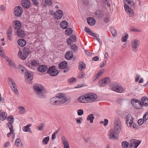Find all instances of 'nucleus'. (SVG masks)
<instances>
[{"label": "nucleus", "mask_w": 148, "mask_h": 148, "mask_svg": "<svg viewBox=\"0 0 148 148\" xmlns=\"http://www.w3.org/2000/svg\"><path fill=\"white\" fill-rule=\"evenodd\" d=\"M65 33L66 34L68 35H71L73 33V30L71 28H67L65 31Z\"/></svg>", "instance_id": "58836bf2"}, {"label": "nucleus", "mask_w": 148, "mask_h": 148, "mask_svg": "<svg viewBox=\"0 0 148 148\" xmlns=\"http://www.w3.org/2000/svg\"><path fill=\"white\" fill-rule=\"evenodd\" d=\"M132 143H133L134 147L133 148H136L139 145L140 143V142L139 140H137L135 139H132L131 140Z\"/></svg>", "instance_id": "bb28decb"}, {"label": "nucleus", "mask_w": 148, "mask_h": 148, "mask_svg": "<svg viewBox=\"0 0 148 148\" xmlns=\"http://www.w3.org/2000/svg\"><path fill=\"white\" fill-rule=\"evenodd\" d=\"M7 116V113L3 112L1 110H0V118H1V119L2 121L4 120Z\"/></svg>", "instance_id": "7c9ffc66"}, {"label": "nucleus", "mask_w": 148, "mask_h": 148, "mask_svg": "<svg viewBox=\"0 0 148 148\" xmlns=\"http://www.w3.org/2000/svg\"><path fill=\"white\" fill-rule=\"evenodd\" d=\"M85 75V74L84 73L81 71L79 73L78 77L79 79L83 78L84 77Z\"/></svg>", "instance_id": "de8ad7c7"}, {"label": "nucleus", "mask_w": 148, "mask_h": 148, "mask_svg": "<svg viewBox=\"0 0 148 148\" xmlns=\"http://www.w3.org/2000/svg\"><path fill=\"white\" fill-rule=\"evenodd\" d=\"M124 34L125 35L122 36L121 38V41L123 42H126L128 39L129 36L128 34L126 33H124Z\"/></svg>", "instance_id": "4c0bfd02"}, {"label": "nucleus", "mask_w": 148, "mask_h": 148, "mask_svg": "<svg viewBox=\"0 0 148 148\" xmlns=\"http://www.w3.org/2000/svg\"><path fill=\"white\" fill-rule=\"evenodd\" d=\"M128 127H130L132 129H136V125L135 123L132 122L131 123L128 124Z\"/></svg>", "instance_id": "79ce46f5"}, {"label": "nucleus", "mask_w": 148, "mask_h": 148, "mask_svg": "<svg viewBox=\"0 0 148 148\" xmlns=\"http://www.w3.org/2000/svg\"><path fill=\"white\" fill-rule=\"evenodd\" d=\"M30 48L29 47H25L23 49V53H25L27 56L31 53V51L30 50Z\"/></svg>", "instance_id": "c756f323"}, {"label": "nucleus", "mask_w": 148, "mask_h": 148, "mask_svg": "<svg viewBox=\"0 0 148 148\" xmlns=\"http://www.w3.org/2000/svg\"><path fill=\"white\" fill-rule=\"evenodd\" d=\"M110 31L113 36L115 37L116 36L117 32L116 30L114 28H111Z\"/></svg>", "instance_id": "603ef678"}, {"label": "nucleus", "mask_w": 148, "mask_h": 148, "mask_svg": "<svg viewBox=\"0 0 148 148\" xmlns=\"http://www.w3.org/2000/svg\"><path fill=\"white\" fill-rule=\"evenodd\" d=\"M76 80V79L75 77H72L68 80V82L69 83H70L74 82Z\"/></svg>", "instance_id": "e2e57ef3"}, {"label": "nucleus", "mask_w": 148, "mask_h": 148, "mask_svg": "<svg viewBox=\"0 0 148 148\" xmlns=\"http://www.w3.org/2000/svg\"><path fill=\"white\" fill-rule=\"evenodd\" d=\"M49 140V136L45 137L42 140V143L45 145L47 144L48 141Z\"/></svg>", "instance_id": "09e8293b"}, {"label": "nucleus", "mask_w": 148, "mask_h": 148, "mask_svg": "<svg viewBox=\"0 0 148 148\" xmlns=\"http://www.w3.org/2000/svg\"><path fill=\"white\" fill-rule=\"evenodd\" d=\"M126 101V99L120 98L116 100V102L120 105H122L125 103Z\"/></svg>", "instance_id": "c9c22d12"}, {"label": "nucleus", "mask_w": 148, "mask_h": 148, "mask_svg": "<svg viewBox=\"0 0 148 148\" xmlns=\"http://www.w3.org/2000/svg\"><path fill=\"white\" fill-rule=\"evenodd\" d=\"M143 120L146 121L148 119V112H146L143 116Z\"/></svg>", "instance_id": "13d9d810"}, {"label": "nucleus", "mask_w": 148, "mask_h": 148, "mask_svg": "<svg viewBox=\"0 0 148 148\" xmlns=\"http://www.w3.org/2000/svg\"><path fill=\"white\" fill-rule=\"evenodd\" d=\"M33 89L36 95L39 98L42 99L45 97L44 87L42 85L38 83L35 84L33 86Z\"/></svg>", "instance_id": "7ed1b4c3"}, {"label": "nucleus", "mask_w": 148, "mask_h": 148, "mask_svg": "<svg viewBox=\"0 0 148 148\" xmlns=\"http://www.w3.org/2000/svg\"><path fill=\"white\" fill-rule=\"evenodd\" d=\"M86 66L85 64L82 62H81L79 63V69L82 71V70L85 69Z\"/></svg>", "instance_id": "e433bc0d"}, {"label": "nucleus", "mask_w": 148, "mask_h": 148, "mask_svg": "<svg viewBox=\"0 0 148 148\" xmlns=\"http://www.w3.org/2000/svg\"><path fill=\"white\" fill-rule=\"evenodd\" d=\"M102 80L103 82V84L106 85L110 81L111 79L110 77H107L103 78Z\"/></svg>", "instance_id": "a19ab883"}, {"label": "nucleus", "mask_w": 148, "mask_h": 148, "mask_svg": "<svg viewBox=\"0 0 148 148\" xmlns=\"http://www.w3.org/2000/svg\"><path fill=\"white\" fill-rule=\"evenodd\" d=\"M98 84L100 87H104L105 86V84H103V82L102 79L99 81Z\"/></svg>", "instance_id": "bf43d9fd"}, {"label": "nucleus", "mask_w": 148, "mask_h": 148, "mask_svg": "<svg viewBox=\"0 0 148 148\" xmlns=\"http://www.w3.org/2000/svg\"><path fill=\"white\" fill-rule=\"evenodd\" d=\"M15 144L17 147H19L22 145V142L19 139H17L15 142Z\"/></svg>", "instance_id": "37998d69"}, {"label": "nucleus", "mask_w": 148, "mask_h": 148, "mask_svg": "<svg viewBox=\"0 0 148 148\" xmlns=\"http://www.w3.org/2000/svg\"><path fill=\"white\" fill-rule=\"evenodd\" d=\"M94 119L95 117L93 114H91L88 115L87 118V120L88 121H90L91 123H92L93 122V120Z\"/></svg>", "instance_id": "473e14b6"}, {"label": "nucleus", "mask_w": 148, "mask_h": 148, "mask_svg": "<svg viewBox=\"0 0 148 148\" xmlns=\"http://www.w3.org/2000/svg\"><path fill=\"white\" fill-rule=\"evenodd\" d=\"M126 121L127 126H128V124L131 123L133 121V117L130 114L127 115L126 117Z\"/></svg>", "instance_id": "aec40b11"}, {"label": "nucleus", "mask_w": 148, "mask_h": 148, "mask_svg": "<svg viewBox=\"0 0 148 148\" xmlns=\"http://www.w3.org/2000/svg\"><path fill=\"white\" fill-rule=\"evenodd\" d=\"M6 61L9 63V65L11 66L12 67L15 68L16 67V66L14 64V62L11 60L10 58H8Z\"/></svg>", "instance_id": "f704fd0d"}, {"label": "nucleus", "mask_w": 148, "mask_h": 148, "mask_svg": "<svg viewBox=\"0 0 148 148\" xmlns=\"http://www.w3.org/2000/svg\"><path fill=\"white\" fill-rule=\"evenodd\" d=\"M114 127L115 128H116L117 130H121V122L119 118L118 117H116L115 118Z\"/></svg>", "instance_id": "9d476101"}, {"label": "nucleus", "mask_w": 148, "mask_h": 148, "mask_svg": "<svg viewBox=\"0 0 148 148\" xmlns=\"http://www.w3.org/2000/svg\"><path fill=\"white\" fill-rule=\"evenodd\" d=\"M86 99L88 102L90 103L95 100L97 98V95L93 93H88L85 94Z\"/></svg>", "instance_id": "1a4fd4ad"}, {"label": "nucleus", "mask_w": 148, "mask_h": 148, "mask_svg": "<svg viewBox=\"0 0 148 148\" xmlns=\"http://www.w3.org/2000/svg\"><path fill=\"white\" fill-rule=\"evenodd\" d=\"M23 11V9L21 6H16L14 9V14L16 17H19L22 15Z\"/></svg>", "instance_id": "9b49d317"}, {"label": "nucleus", "mask_w": 148, "mask_h": 148, "mask_svg": "<svg viewBox=\"0 0 148 148\" xmlns=\"http://www.w3.org/2000/svg\"><path fill=\"white\" fill-rule=\"evenodd\" d=\"M130 30L132 32H140V31L139 29L135 28H132L130 29Z\"/></svg>", "instance_id": "680f3d73"}, {"label": "nucleus", "mask_w": 148, "mask_h": 148, "mask_svg": "<svg viewBox=\"0 0 148 148\" xmlns=\"http://www.w3.org/2000/svg\"><path fill=\"white\" fill-rule=\"evenodd\" d=\"M87 21L88 24L90 26H93L95 23L96 21L93 17H89L87 18Z\"/></svg>", "instance_id": "2eb2a0df"}, {"label": "nucleus", "mask_w": 148, "mask_h": 148, "mask_svg": "<svg viewBox=\"0 0 148 148\" xmlns=\"http://www.w3.org/2000/svg\"><path fill=\"white\" fill-rule=\"evenodd\" d=\"M67 63L65 61H63L60 63L58 65V68L60 69H64L67 66Z\"/></svg>", "instance_id": "5701e85b"}, {"label": "nucleus", "mask_w": 148, "mask_h": 148, "mask_svg": "<svg viewBox=\"0 0 148 148\" xmlns=\"http://www.w3.org/2000/svg\"><path fill=\"white\" fill-rule=\"evenodd\" d=\"M31 64L33 65V66H37L39 64V61L36 60H33L31 62Z\"/></svg>", "instance_id": "3c124183"}, {"label": "nucleus", "mask_w": 148, "mask_h": 148, "mask_svg": "<svg viewBox=\"0 0 148 148\" xmlns=\"http://www.w3.org/2000/svg\"><path fill=\"white\" fill-rule=\"evenodd\" d=\"M7 120L8 122V123L6 124V125L7 126L13 125L12 124L13 123L14 119L12 115H11L8 116L7 118Z\"/></svg>", "instance_id": "dca6fc26"}, {"label": "nucleus", "mask_w": 148, "mask_h": 148, "mask_svg": "<svg viewBox=\"0 0 148 148\" xmlns=\"http://www.w3.org/2000/svg\"><path fill=\"white\" fill-rule=\"evenodd\" d=\"M112 90L119 93H121L123 91V88L121 86H119V84L116 82H112Z\"/></svg>", "instance_id": "20e7f679"}, {"label": "nucleus", "mask_w": 148, "mask_h": 148, "mask_svg": "<svg viewBox=\"0 0 148 148\" xmlns=\"http://www.w3.org/2000/svg\"><path fill=\"white\" fill-rule=\"evenodd\" d=\"M55 66H53L49 67L47 73L51 76H55L57 75L58 74V71L56 69Z\"/></svg>", "instance_id": "423d86ee"}, {"label": "nucleus", "mask_w": 148, "mask_h": 148, "mask_svg": "<svg viewBox=\"0 0 148 148\" xmlns=\"http://www.w3.org/2000/svg\"><path fill=\"white\" fill-rule=\"evenodd\" d=\"M30 3V2L29 0H22L21 2L22 6L26 9L29 8Z\"/></svg>", "instance_id": "ddd939ff"}, {"label": "nucleus", "mask_w": 148, "mask_h": 148, "mask_svg": "<svg viewBox=\"0 0 148 148\" xmlns=\"http://www.w3.org/2000/svg\"><path fill=\"white\" fill-rule=\"evenodd\" d=\"M83 113V111L82 109H79L77 111V114L79 116L82 115Z\"/></svg>", "instance_id": "69168bd1"}, {"label": "nucleus", "mask_w": 148, "mask_h": 148, "mask_svg": "<svg viewBox=\"0 0 148 148\" xmlns=\"http://www.w3.org/2000/svg\"><path fill=\"white\" fill-rule=\"evenodd\" d=\"M120 130H117L116 128L112 129L109 132L108 136L110 139H115L117 138L116 135L120 132Z\"/></svg>", "instance_id": "39448f33"}, {"label": "nucleus", "mask_w": 148, "mask_h": 148, "mask_svg": "<svg viewBox=\"0 0 148 148\" xmlns=\"http://www.w3.org/2000/svg\"><path fill=\"white\" fill-rule=\"evenodd\" d=\"M140 44L139 41L136 39H134L131 41V47L133 52L136 53L138 51Z\"/></svg>", "instance_id": "0eeeda50"}, {"label": "nucleus", "mask_w": 148, "mask_h": 148, "mask_svg": "<svg viewBox=\"0 0 148 148\" xmlns=\"http://www.w3.org/2000/svg\"><path fill=\"white\" fill-rule=\"evenodd\" d=\"M47 67L46 66L44 65H41L38 66V70L39 72L43 73L47 70Z\"/></svg>", "instance_id": "f3484780"}, {"label": "nucleus", "mask_w": 148, "mask_h": 148, "mask_svg": "<svg viewBox=\"0 0 148 148\" xmlns=\"http://www.w3.org/2000/svg\"><path fill=\"white\" fill-rule=\"evenodd\" d=\"M17 34L20 37H24L25 36L24 32L21 29H19L16 32Z\"/></svg>", "instance_id": "a878e982"}, {"label": "nucleus", "mask_w": 148, "mask_h": 148, "mask_svg": "<svg viewBox=\"0 0 148 148\" xmlns=\"http://www.w3.org/2000/svg\"><path fill=\"white\" fill-rule=\"evenodd\" d=\"M108 121L107 119H105L104 120V121H101L100 122V123L101 124H103L104 126H105L107 125Z\"/></svg>", "instance_id": "4d7b16f0"}, {"label": "nucleus", "mask_w": 148, "mask_h": 148, "mask_svg": "<svg viewBox=\"0 0 148 148\" xmlns=\"http://www.w3.org/2000/svg\"><path fill=\"white\" fill-rule=\"evenodd\" d=\"M12 25L13 28L15 29L18 30L20 29L21 24L20 21L16 20L13 22Z\"/></svg>", "instance_id": "f8f14e48"}, {"label": "nucleus", "mask_w": 148, "mask_h": 148, "mask_svg": "<svg viewBox=\"0 0 148 148\" xmlns=\"http://www.w3.org/2000/svg\"><path fill=\"white\" fill-rule=\"evenodd\" d=\"M131 102L134 107L137 109H140L143 107V105L140 101L134 99H131Z\"/></svg>", "instance_id": "6e6552de"}, {"label": "nucleus", "mask_w": 148, "mask_h": 148, "mask_svg": "<svg viewBox=\"0 0 148 148\" xmlns=\"http://www.w3.org/2000/svg\"><path fill=\"white\" fill-rule=\"evenodd\" d=\"M10 130V133H12V135H13L14 136V137L15 136V133H14V130H13V125H10V126H8Z\"/></svg>", "instance_id": "5fc2aeb1"}, {"label": "nucleus", "mask_w": 148, "mask_h": 148, "mask_svg": "<svg viewBox=\"0 0 148 148\" xmlns=\"http://www.w3.org/2000/svg\"><path fill=\"white\" fill-rule=\"evenodd\" d=\"M83 120V118L82 117H80L78 119H76V122L78 124H80L81 123Z\"/></svg>", "instance_id": "0e129e2a"}, {"label": "nucleus", "mask_w": 148, "mask_h": 148, "mask_svg": "<svg viewBox=\"0 0 148 148\" xmlns=\"http://www.w3.org/2000/svg\"><path fill=\"white\" fill-rule=\"evenodd\" d=\"M129 145V143L126 141H124L122 143V145L123 148H127Z\"/></svg>", "instance_id": "8fccbe9b"}, {"label": "nucleus", "mask_w": 148, "mask_h": 148, "mask_svg": "<svg viewBox=\"0 0 148 148\" xmlns=\"http://www.w3.org/2000/svg\"><path fill=\"white\" fill-rule=\"evenodd\" d=\"M55 18L56 19H60L62 16L63 12L61 10H58L54 13Z\"/></svg>", "instance_id": "4468645a"}, {"label": "nucleus", "mask_w": 148, "mask_h": 148, "mask_svg": "<svg viewBox=\"0 0 148 148\" xmlns=\"http://www.w3.org/2000/svg\"><path fill=\"white\" fill-rule=\"evenodd\" d=\"M71 101L70 99L66 97L62 93H60L56 97L51 98L50 100L51 104L58 106L62 104L66 105Z\"/></svg>", "instance_id": "f257e3e1"}, {"label": "nucleus", "mask_w": 148, "mask_h": 148, "mask_svg": "<svg viewBox=\"0 0 148 148\" xmlns=\"http://www.w3.org/2000/svg\"><path fill=\"white\" fill-rule=\"evenodd\" d=\"M60 26L61 28L65 29H66L69 26L68 23L65 21H62L61 22Z\"/></svg>", "instance_id": "b1692460"}, {"label": "nucleus", "mask_w": 148, "mask_h": 148, "mask_svg": "<svg viewBox=\"0 0 148 148\" xmlns=\"http://www.w3.org/2000/svg\"><path fill=\"white\" fill-rule=\"evenodd\" d=\"M18 109H20L18 111L19 113L21 114H23L25 112V109L23 106H20Z\"/></svg>", "instance_id": "c03bdc74"}, {"label": "nucleus", "mask_w": 148, "mask_h": 148, "mask_svg": "<svg viewBox=\"0 0 148 148\" xmlns=\"http://www.w3.org/2000/svg\"><path fill=\"white\" fill-rule=\"evenodd\" d=\"M62 141L64 144V148H70L68 142H67L65 137L62 136Z\"/></svg>", "instance_id": "4be33fe9"}, {"label": "nucleus", "mask_w": 148, "mask_h": 148, "mask_svg": "<svg viewBox=\"0 0 148 148\" xmlns=\"http://www.w3.org/2000/svg\"><path fill=\"white\" fill-rule=\"evenodd\" d=\"M73 53L71 51H69L66 52L65 54V58L68 60H70L72 58Z\"/></svg>", "instance_id": "a211bd4d"}, {"label": "nucleus", "mask_w": 148, "mask_h": 148, "mask_svg": "<svg viewBox=\"0 0 148 148\" xmlns=\"http://www.w3.org/2000/svg\"><path fill=\"white\" fill-rule=\"evenodd\" d=\"M8 82L10 86L15 83V82L13 79L10 77L8 78Z\"/></svg>", "instance_id": "6e6d98bb"}, {"label": "nucleus", "mask_w": 148, "mask_h": 148, "mask_svg": "<svg viewBox=\"0 0 148 148\" xmlns=\"http://www.w3.org/2000/svg\"><path fill=\"white\" fill-rule=\"evenodd\" d=\"M18 55V57L22 60H25L27 57V56L25 53H23V51L22 52L21 51H19Z\"/></svg>", "instance_id": "6ab92c4d"}, {"label": "nucleus", "mask_w": 148, "mask_h": 148, "mask_svg": "<svg viewBox=\"0 0 148 148\" xmlns=\"http://www.w3.org/2000/svg\"><path fill=\"white\" fill-rule=\"evenodd\" d=\"M25 78L27 80H31L32 79L33 76L31 74L29 73V72L26 71L25 73Z\"/></svg>", "instance_id": "72a5a7b5"}, {"label": "nucleus", "mask_w": 148, "mask_h": 148, "mask_svg": "<svg viewBox=\"0 0 148 148\" xmlns=\"http://www.w3.org/2000/svg\"><path fill=\"white\" fill-rule=\"evenodd\" d=\"M44 125L42 123H41L40 126H37L36 127V128L40 131H42L44 129Z\"/></svg>", "instance_id": "052dcab7"}, {"label": "nucleus", "mask_w": 148, "mask_h": 148, "mask_svg": "<svg viewBox=\"0 0 148 148\" xmlns=\"http://www.w3.org/2000/svg\"><path fill=\"white\" fill-rule=\"evenodd\" d=\"M45 4L48 6H50L52 3L51 0H45Z\"/></svg>", "instance_id": "864d4df0"}, {"label": "nucleus", "mask_w": 148, "mask_h": 148, "mask_svg": "<svg viewBox=\"0 0 148 148\" xmlns=\"http://www.w3.org/2000/svg\"><path fill=\"white\" fill-rule=\"evenodd\" d=\"M145 121H144L143 119V120L142 119H139L138 120V123L139 125H142L143 123V122Z\"/></svg>", "instance_id": "774afa93"}, {"label": "nucleus", "mask_w": 148, "mask_h": 148, "mask_svg": "<svg viewBox=\"0 0 148 148\" xmlns=\"http://www.w3.org/2000/svg\"><path fill=\"white\" fill-rule=\"evenodd\" d=\"M104 72V70L103 69H101L97 73V74L95 76V78L94 79V81L96 79H98L99 77L101 76L103 74Z\"/></svg>", "instance_id": "393cba45"}, {"label": "nucleus", "mask_w": 148, "mask_h": 148, "mask_svg": "<svg viewBox=\"0 0 148 148\" xmlns=\"http://www.w3.org/2000/svg\"><path fill=\"white\" fill-rule=\"evenodd\" d=\"M10 87L12 90L16 94H18V90L17 89L16 85L15 83L10 85Z\"/></svg>", "instance_id": "2f4dec72"}, {"label": "nucleus", "mask_w": 148, "mask_h": 148, "mask_svg": "<svg viewBox=\"0 0 148 148\" xmlns=\"http://www.w3.org/2000/svg\"><path fill=\"white\" fill-rule=\"evenodd\" d=\"M78 47L75 44H73L71 46V49L74 52H76L78 49Z\"/></svg>", "instance_id": "a18cd8bd"}, {"label": "nucleus", "mask_w": 148, "mask_h": 148, "mask_svg": "<svg viewBox=\"0 0 148 148\" xmlns=\"http://www.w3.org/2000/svg\"><path fill=\"white\" fill-rule=\"evenodd\" d=\"M102 80L103 82V84L106 85L110 81L111 79L110 77H107L103 78Z\"/></svg>", "instance_id": "ea45409f"}, {"label": "nucleus", "mask_w": 148, "mask_h": 148, "mask_svg": "<svg viewBox=\"0 0 148 148\" xmlns=\"http://www.w3.org/2000/svg\"><path fill=\"white\" fill-rule=\"evenodd\" d=\"M69 40L72 42H75L76 40V37L73 34L70 36Z\"/></svg>", "instance_id": "49530a36"}, {"label": "nucleus", "mask_w": 148, "mask_h": 148, "mask_svg": "<svg viewBox=\"0 0 148 148\" xmlns=\"http://www.w3.org/2000/svg\"><path fill=\"white\" fill-rule=\"evenodd\" d=\"M18 45L21 47H23L25 46L26 44V40L23 39H20L17 41Z\"/></svg>", "instance_id": "412c9836"}, {"label": "nucleus", "mask_w": 148, "mask_h": 148, "mask_svg": "<svg viewBox=\"0 0 148 148\" xmlns=\"http://www.w3.org/2000/svg\"><path fill=\"white\" fill-rule=\"evenodd\" d=\"M141 101L144 106H148V99L147 97H142L141 99Z\"/></svg>", "instance_id": "c85d7f7f"}, {"label": "nucleus", "mask_w": 148, "mask_h": 148, "mask_svg": "<svg viewBox=\"0 0 148 148\" xmlns=\"http://www.w3.org/2000/svg\"><path fill=\"white\" fill-rule=\"evenodd\" d=\"M23 131L24 132H29V130H30L31 131L30 129L29 128H28L27 126H24L23 128Z\"/></svg>", "instance_id": "338daca9"}, {"label": "nucleus", "mask_w": 148, "mask_h": 148, "mask_svg": "<svg viewBox=\"0 0 148 148\" xmlns=\"http://www.w3.org/2000/svg\"><path fill=\"white\" fill-rule=\"evenodd\" d=\"M85 95L83 96H80L78 98L79 101L82 103H88L87 101V99H86Z\"/></svg>", "instance_id": "cd10ccee"}, {"label": "nucleus", "mask_w": 148, "mask_h": 148, "mask_svg": "<svg viewBox=\"0 0 148 148\" xmlns=\"http://www.w3.org/2000/svg\"><path fill=\"white\" fill-rule=\"evenodd\" d=\"M125 3L124 5L125 10L126 13L129 14L130 17H132L134 13L133 9L134 8V3L133 1L129 0H123Z\"/></svg>", "instance_id": "f03ea898"}]
</instances>
